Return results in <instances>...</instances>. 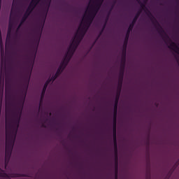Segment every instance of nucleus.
<instances>
[{
	"label": "nucleus",
	"instance_id": "f8f14e48",
	"mask_svg": "<svg viewBox=\"0 0 179 179\" xmlns=\"http://www.w3.org/2000/svg\"><path fill=\"white\" fill-rule=\"evenodd\" d=\"M69 61H71L69 60V59H67V57H64L60 63L59 68H61V69L64 71L65 68H66V66H68V64H69Z\"/></svg>",
	"mask_w": 179,
	"mask_h": 179
},
{
	"label": "nucleus",
	"instance_id": "ddd939ff",
	"mask_svg": "<svg viewBox=\"0 0 179 179\" xmlns=\"http://www.w3.org/2000/svg\"><path fill=\"white\" fill-rule=\"evenodd\" d=\"M1 76H0V89L1 87L3 89V85H5V77L2 76V71L5 69V66L3 67V66H2L1 64Z\"/></svg>",
	"mask_w": 179,
	"mask_h": 179
},
{
	"label": "nucleus",
	"instance_id": "5701e85b",
	"mask_svg": "<svg viewBox=\"0 0 179 179\" xmlns=\"http://www.w3.org/2000/svg\"><path fill=\"white\" fill-rule=\"evenodd\" d=\"M51 82L52 83V81L50 78H48V80L45 83V85H46V86H48V84Z\"/></svg>",
	"mask_w": 179,
	"mask_h": 179
},
{
	"label": "nucleus",
	"instance_id": "2f4dec72",
	"mask_svg": "<svg viewBox=\"0 0 179 179\" xmlns=\"http://www.w3.org/2000/svg\"><path fill=\"white\" fill-rule=\"evenodd\" d=\"M31 73L29 74V76H30Z\"/></svg>",
	"mask_w": 179,
	"mask_h": 179
},
{
	"label": "nucleus",
	"instance_id": "4be33fe9",
	"mask_svg": "<svg viewBox=\"0 0 179 179\" xmlns=\"http://www.w3.org/2000/svg\"><path fill=\"white\" fill-rule=\"evenodd\" d=\"M115 3H117V0L113 1V4L112 5V7L110 8V10L108 15H110V13L113 10V8H114V6L115 5Z\"/></svg>",
	"mask_w": 179,
	"mask_h": 179
},
{
	"label": "nucleus",
	"instance_id": "f03ea898",
	"mask_svg": "<svg viewBox=\"0 0 179 179\" xmlns=\"http://www.w3.org/2000/svg\"><path fill=\"white\" fill-rule=\"evenodd\" d=\"M22 0H13V5L11 8L10 15V21L8 24V29L7 32L6 47L8 44H10V38L12 36V31L15 30L16 27V15H17V11L19 10V3Z\"/></svg>",
	"mask_w": 179,
	"mask_h": 179
},
{
	"label": "nucleus",
	"instance_id": "9b49d317",
	"mask_svg": "<svg viewBox=\"0 0 179 179\" xmlns=\"http://www.w3.org/2000/svg\"><path fill=\"white\" fill-rule=\"evenodd\" d=\"M123 80H124V70H120V74H119V82H118L119 91L117 92L121 93V89L122 87Z\"/></svg>",
	"mask_w": 179,
	"mask_h": 179
},
{
	"label": "nucleus",
	"instance_id": "20e7f679",
	"mask_svg": "<svg viewBox=\"0 0 179 179\" xmlns=\"http://www.w3.org/2000/svg\"><path fill=\"white\" fill-rule=\"evenodd\" d=\"M85 34H86V29H85V28L80 29H78L77 33L74 36L73 42L71 43V44L68 48L67 52L64 57H66L67 59L71 60V58L73 57V54H75V52L76 51V48L79 47V44H80V41L83 40V38L85 37Z\"/></svg>",
	"mask_w": 179,
	"mask_h": 179
},
{
	"label": "nucleus",
	"instance_id": "2eb2a0df",
	"mask_svg": "<svg viewBox=\"0 0 179 179\" xmlns=\"http://www.w3.org/2000/svg\"><path fill=\"white\" fill-rule=\"evenodd\" d=\"M125 49L122 51V63L125 64L127 61V43L124 42Z\"/></svg>",
	"mask_w": 179,
	"mask_h": 179
},
{
	"label": "nucleus",
	"instance_id": "aec40b11",
	"mask_svg": "<svg viewBox=\"0 0 179 179\" xmlns=\"http://www.w3.org/2000/svg\"><path fill=\"white\" fill-rule=\"evenodd\" d=\"M0 177H3V178H6V177H8V173L3 172V171H2L1 172H0Z\"/></svg>",
	"mask_w": 179,
	"mask_h": 179
},
{
	"label": "nucleus",
	"instance_id": "c756f323",
	"mask_svg": "<svg viewBox=\"0 0 179 179\" xmlns=\"http://www.w3.org/2000/svg\"><path fill=\"white\" fill-rule=\"evenodd\" d=\"M148 179H150V178H148Z\"/></svg>",
	"mask_w": 179,
	"mask_h": 179
},
{
	"label": "nucleus",
	"instance_id": "c85d7f7f",
	"mask_svg": "<svg viewBox=\"0 0 179 179\" xmlns=\"http://www.w3.org/2000/svg\"><path fill=\"white\" fill-rule=\"evenodd\" d=\"M100 1H102V2H103V1H104V0H100Z\"/></svg>",
	"mask_w": 179,
	"mask_h": 179
},
{
	"label": "nucleus",
	"instance_id": "a211bd4d",
	"mask_svg": "<svg viewBox=\"0 0 179 179\" xmlns=\"http://www.w3.org/2000/svg\"><path fill=\"white\" fill-rule=\"evenodd\" d=\"M148 0H144V3L141 2V0H137L138 3L141 5L142 9L146 8V6H145V3L148 2Z\"/></svg>",
	"mask_w": 179,
	"mask_h": 179
},
{
	"label": "nucleus",
	"instance_id": "0eeeda50",
	"mask_svg": "<svg viewBox=\"0 0 179 179\" xmlns=\"http://www.w3.org/2000/svg\"><path fill=\"white\" fill-rule=\"evenodd\" d=\"M113 145L116 159V171L115 179H118V147L117 146V123H113Z\"/></svg>",
	"mask_w": 179,
	"mask_h": 179
},
{
	"label": "nucleus",
	"instance_id": "9d476101",
	"mask_svg": "<svg viewBox=\"0 0 179 179\" xmlns=\"http://www.w3.org/2000/svg\"><path fill=\"white\" fill-rule=\"evenodd\" d=\"M11 80L10 78L8 76H6V93H10V90H12V85L10 84Z\"/></svg>",
	"mask_w": 179,
	"mask_h": 179
},
{
	"label": "nucleus",
	"instance_id": "6e6552de",
	"mask_svg": "<svg viewBox=\"0 0 179 179\" xmlns=\"http://www.w3.org/2000/svg\"><path fill=\"white\" fill-rule=\"evenodd\" d=\"M141 13H142V10L138 11V13L134 16L131 23L129 24V28L127 29V34H126L125 40H124V43L126 44H128V40L129 38V34H131V32L134 29V27L135 26V24L138 21V19H139V16H141Z\"/></svg>",
	"mask_w": 179,
	"mask_h": 179
},
{
	"label": "nucleus",
	"instance_id": "1a4fd4ad",
	"mask_svg": "<svg viewBox=\"0 0 179 179\" xmlns=\"http://www.w3.org/2000/svg\"><path fill=\"white\" fill-rule=\"evenodd\" d=\"M121 92H117L115 104H114V113H113V124H117V110L118 108V101H120V96Z\"/></svg>",
	"mask_w": 179,
	"mask_h": 179
},
{
	"label": "nucleus",
	"instance_id": "dca6fc26",
	"mask_svg": "<svg viewBox=\"0 0 179 179\" xmlns=\"http://www.w3.org/2000/svg\"><path fill=\"white\" fill-rule=\"evenodd\" d=\"M21 108H22V105H18V106L17 107V111L15 113V114H17V115H20V117L22 116V111H23V110L20 111Z\"/></svg>",
	"mask_w": 179,
	"mask_h": 179
},
{
	"label": "nucleus",
	"instance_id": "f257e3e1",
	"mask_svg": "<svg viewBox=\"0 0 179 179\" xmlns=\"http://www.w3.org/2000/svg\"><path fill=\"white\" fill-rule=\"evenodd\" d=\"M20 115L15 114L13 124L10 122H6L5 166H8V163L10 160V156H12L17 128H19V123L20 122Z\"/></svg>",
	"mask_w": 179,
	"mask_h": 179
},
{
	"label": "nucleus",
	"instance_id": "393cba45",
	"mask_svg": "<svg viewBox=\"0 0 179 179\" xmlns=\"http://www.w3.org/2000/svg\"><path fill=\"white\" fill-rule=\"evenodd\" d=\"M21 177H29V176L26 175V174H22Z\"/></svg>",
	"mask_w": 179,
	"mask_h": 179
},
{
	"label": "nucleus",
	"instance_id": "7c9ffc66",
	"mask_svg": "<svg viewBox=\"0 0 179 179\" xmlns=\"http://www.w3.org/2000/svg\"><path fill=\"white\" fill-rule=\"evenodd\" d=\"M50 115H51V113H50Z\"/></svg>",
	"mask_w": 179,
	"mask_h": 179
},
{
	"label": "nucleus",
	"instance_id": "f3484780",
	"mask_svg": "<svg viewBox=\"0 0 179 179\" xmlns=\"http://www.w3.org/2000/svg\"><path fill=\"white\" fill-rule=\"evenodd\" d=\"M47 87H48V85L47 84H44L42 92H41V99L44 98V94H45V91L47 90Z\"/></svg>",
	"mask_w": 179,
	"mask_h": 179
},
{
	"label": "nucleus",
	"instance_id": "7ed1b4c3",
	"mask_svg": "<svg viewBox=\"0 0 179 179\" xmlns=\"http://www.w3.org/2000/svg\"><path fill=\"white\" fill-rule=\"evenodd\" d=\"M101 5H103V1L96 0L95 5L91 6L88 15L85 17V23L80 24L78 27L79 30H80V29H85V33L87 31L89 27H90V24H92L93 20H94V17H96V15L99 13V10H100Z\"/></svg>",
	"mask_w": 179,
	"mask_h": 179
},
{
	"label": "nucleus",
	"instance_id": "a878e982",
	"mask_svg": "<svg viewBox=\"0 0 179 179\" xmlns=\"http://www.w3.org/2000/svg\"><path fill=\"white\" fill-rule=\"evenodd\" d=\"M1 6H2V0H0V10H1Z\"/></svg>",
	"mask_w": 179,
	"mask_h": 179
},
{
	"label": "nucleus",
	"instance_id": "bb28decb",
	"mask_svg": "<svg viewBox=\"0 0 179 179\" xmlns=\"http://www.w3.org/2000/svg\"><path fill=\"white\" fill-rule=\"evenodd\" d=\"M27 64H30V62L29 60L27 61Z\"/></svg>",
	"mask_w": 179,
	"mask_h": 179
},
{
	"label": "nucleus",
	"instance_id": "4468645a",
	"mask_svg": "<svg viewBox=\"0 0 179 179\" xmlns=\"http://www.w3.org/2000/svg\"><path fill=\"white\" fill-rule=\"evenodd\" d=\"M25 99H26V95L20 96L19 99H18L17 105L18 106H21L20 111H22L23 110V106H24V100H25Z\"/></svg>",
	"mask_w": 179,
	"mask_h": 179
},
{
	"label": "nucleus",
	"instance_id": "423d86ee",
	"mask_svg": "<svg viewBox=\"0 0 179 179\" xmlns=\"http://www.w3.org/2000/svg\"><path fill=\"white\" fill-rule=\"evenodd\" d=\"M146 15H147V16H148V17L151 20L152 23L154 24L155 27L157 29V30L158 33L160 34V36H162V37H163V34H164L165 35L164 38H169V35H167V34H166V31H164V29H163V27H162V26H160V24L159 23V22H157V20H156L155 16H153V15L149 10H147Z\"/></svg>",
	"mask_w": 179,
	"mask_h": 179
},
{
	"label": "nucleus",
	"instance_id": "39448f33",
	"mask_svg": "<svg viewBox=\"0 0 179 179\" xmlns=\"http://www.w3.org/2000/svg\"><path fill=\"white\" fill-rule=\"evenodd\" d=\"M41 0H31V2L29 3L25 13H24L20 24L18 25L17 28V31L20 29V27H22V25L23 24V23H24V22H26V20H27V19L29 18V16H30V15H31V12H33V10H34V9H36V6H37V5H38V3L41 1Z\"/></svg>",
	"mask_w": 179,
	"mask_h": 179
},
{
	"label": "nucleus",
	"instance_id": "412c9836",
	"mask_svg": "<svg viewBox=\"0 0 179 179\" xmlns=\"http://www.w3.org/2000/svg\"><path fill=\"white\" fill-rule=\"evenodd\" d=\"M120 71H125V63H122Z\"/></svg>",
	"mask_w": 179,
	"mask_h": 179
},
{
	"label": "nucleus",
	"instance_id": "cd10ccee",
	"mask_svg": "<svg viewBox=\"0 0 179 179\" xmlns=\"http://www.w3.org/2000/svg\"><path fill=\"white\" fill-rule=\"evenodd\" d=\"M42 127H43V128H45V125H44V124H42Z\"/></svg>",
	"mask_w": 179,
	"mask_h": 179
},
{
	"label": "nucleus",
	"instance_id": "b1692460",
	"mask_svg": "<svg viewBox=\"0 0 179 179\" xmlns=\"http://www.w3.org/2000/svg\"><path fill=\"white\" fill-rule=\"evenodd\" d=\"M52 82H54V80H55V79H57V77L55 76H52L51 78H50Z\"/></svg>",
	"mask_w": 179,
	"mask_h": 179
},
{
	"label": "nucleus",
	"instance_id": "6ab92c4d",
	"mask_svg": "<svg viewBox=\"0 0 179 179\" xmlns=\"http://www.w3.org/2000/svg\"><path fill=\"white\" fill-rule=\"evenodd\" d=\"M62 72H64V70H62V69L59 67L57 69L56 73L55 74V76L58 78V76H59V75H61V73H62Z\"/></svg>",
	"mask_w": 179,
	"mask_h": 179
}]
</instances>
